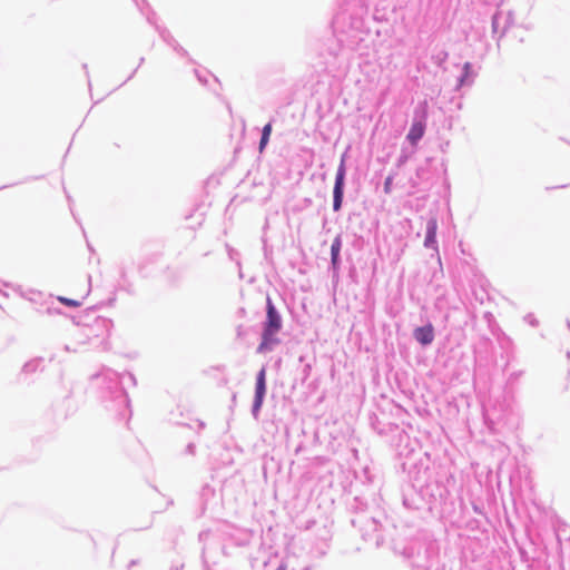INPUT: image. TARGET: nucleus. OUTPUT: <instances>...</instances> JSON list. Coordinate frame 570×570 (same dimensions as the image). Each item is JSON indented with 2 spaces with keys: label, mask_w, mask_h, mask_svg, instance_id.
<instances>
[{
  "label": "nucleus",
  "mask_w": 570,
  "mask_h": 570,
  "mask_svg": "<svg viewBox=\"0 0 570 570\" xmlns=\"http://www.w3.org/2000/svg\"><path fill=\"white\" fill-rule=\"evenodd\" d=\"M282 328V318L278 315L275 306L272 301L267 299V316L264 325V331L262 334V342L257 347L258 353H264L271 351L274 345L279 343V340L276 337V334Z\"/></svg>",
  "instance_id": "obj_1"
},
{
  "label": "nucleus",
  "mask_w": 570,
  "mask_h": 570,
  "mask_svg": "<svg viewBox=\"0 0 570 570\" xmlns=\"http://www.w3.org/2000/svg\"><path fill=\"white\" fill-rule=\"evenodd\" d=\"M345 174H346L345 164H344V160H342L337 168L335 184H334V190H333V209L335 212L340 210L341 206H342Z\"/></svg>",
  "instance_id": "obj_2"
},
{
  "label": "nucleus",
  "mask_w": 570,
  "mask_h": 570,
  "mask_svg": "<svg viewBox=\"0 0 570 570\" xmlns=\"http://www.w3.org/2000/svg\"><path fill=\"white\" fill-rule=\"evenodd\" d=\"M266 392V371L263 367L257 374L256 389H255V402L254 409L258 410L262 406L263 399Z\"/></svg>",
  "instance_id": "obj_3"
},
{
  "label": "nucleus",
  "mask_w": 570,
  "mask_h": 570,
  "mask_svg": "<svg viewBox=\"0 0 570 570\" xmlns=\"http://www.w3.org/2000/svg\"><path fill=\"white\" fill-rule=\"evenodd\" d=\"M415 340L422 345L431 344L434 340V328L431 324L417 327L414 331Z\"/></svg>",
  "instance_id": "obj_4"
},
{
  "label": "nucleus",
  "mask_w": 570,
  "mask_h": 570,
  "mask_svg": "<svg viewBox=\"0 0 570 570\" xmlns=\"http://www.w3.org/2000/svg\"><path fill=\"white\" fill-rule=\"evenodd\" d=\"M425 125L423 121H414L407 134V139L411 144H416L424 135Z\"/></svg>",
  "instance_id": "obj_5"
},
{
  "label": "nucleus",
  "mask_w": 570,
  "mask_h": 570,
  "mask_svg": "<svg viewBox=\"0 0 570 570\" xmlns=\"http://www.w3.org/2000/svg\"><path fill=\"white\" fill-rule=\"evenodd\" d=\"M436 229H438L436 220L433 218L430 219L426 224V235H425V239H424V245L426 247H434V245L436 243V240H435Z\"/></svg>",
  "instance_id": "obj_6"
},
{
  "label": "nucleus",
  "mask_w": 570,
  "mask_h": 570,
  "mask_svg": "<svg viewBox=\"0 0 570 570\" xmlns=\"http://www.w3.org/2000/svg\"><path fill=\"white\" fill-rule=\"evenodd\" d=\"M341 247H342V240H341V237L337 236V237H335V239L333 240V244L331 246L332 263L334 266L337 264Z\"/></svg>",
  "instance_id": "obj_7"
},
{
  "label": "nucleus",
  "mask_w": 570,
  "mask_h": 570,
  "mask_svg": "<svg viewBox=\"0 0 570 570\" xmlns=\"http://www.w3.org/2000/svg\"><path fill=\"white\" fill-rule=\"evenodd\" d=\"M271 134H272V125L271 124H266L264 126V128H263L262 138H261V141H259V151L261 153L266 147V145H267L268 140H269Z\"/></svg>",
  "instance_id": "obj_8"
},
{
  "label": "nucleus",
  "mask_w": 570,
  "mask_h": 570,
  "mask_svg": "<svg viewBox=\"0 0 570 570\" xmlns=\"http://www.w3.org/2000/svg\"><path fill=\"white\" fill-rule=\"evenodd\" d=\"M58 299L66 306H69V307H78L81 305V302L77 301V299H71V298H67V297H58Z\"/></svg>",
  "instance_id": "obj_9"
},
{
  "label": "nucleus",
  "mask_w": 570,
  "mask_h": 570,
  "mask_svg": "<svg viewBox=\"0 0 570 570\" xmlns=\"http://www.w3.org/2000/svg\"><path fill=\"white\" fill-rule=\"evenodd\" d=\"M391 178L387 177L385 180V191H389Z\"/></svg>",
  "instance_id": "obj_10"
},
{
  "label": "nucleus",
  "mask_w": 570,
  "mask_h": 570,
  "mask_svg": "<svg viewBox=\"0 0 570 570\" xmlns=\"http://www.w3.org/2000/svg\"><path fill=\"white\" fill-rule=\"evenodd\" d=\"M276 570H286V567L284 564H282Z\"/></svg>",
  "instance_id": "obj_11"
}]
</instances>
